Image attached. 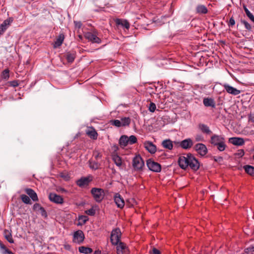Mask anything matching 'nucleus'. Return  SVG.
<instances>
[{
    "instance_id": "obj_6",
    "label": "nucleus",
    "mask_w": 254,
    "mask_h": 254,
    "mask_svg": "<svg viewBox=\"0 0 254 254\" xmlns=\"http://www.w3.org/2000/svg\"><path fill=\"white\" fill-rule=\"evenodd\" d=\"M146 164L148 169L153 172H160L161 170V165L151 159H148Z\"/></svg>"
},
{
    "instance_id": "obj_22",
    "label": "nucleus",
    "mask_w": 254,
    "mask_h": 254,
    "mask_svg": "<svg viewBox=\"0 0 254 254\" xmlns=\"http://www.w3.org/2000/svg\"><path fill=\"white\" fill-rule=\"evenodd\" d=\"M116 24L118 25H122L126 29H129L130 24L128 21L126 19H116L115 20Z\"/></svg>"
},
{
    "instance_id": "obj_47",
    "label": "nucleus",
    "mask_w": 254,
    "mask_h": 254,
    "mask_svg": "<svg viewBox=\"0 0 254 254\" xmlns=\"http://www.w3.org/2000/svg\"><path fill=\"white\" fill-rule=\"evenodd\" d=\"M9 84L13 87H17L19 85V82L18 80H13L8 82Z\"/></svg>"
},
{
    "instance_id": "obj_53",
    "label": "nucleus",
    "mask_w": 254,
    "mask_h": 254,
    "mask_svg": "<svg viewBox=\"0 0 254 254\" xmlns=\"http://www.w3.org/2000/svg\"><path fill=\"white\" fill-rule=\"evenodd\" d=\"M195 140L197 141H202L203 140V138L201 135H196L195 136Z\"/></svg>"
},
{
    "instance_id": "obj_8",
    "label": "nucleus",
    "mask_w": 254,
    "mask_h": 254,
    "mask_svg": "<svg viewBox=\"0 0 254 254\" xmlns=\"http://www.w3.org/2000/svg\"><path fill=\"white\" fill-rule=\"evenodd\" d=\"M194 149L201 156H205L208 152L206 145L203 143H197L195 145Z\"/></svg>"
},
{
    "instance_id": "obj_13",
    "label": "nucleus",
    "mask_w": 254,
    "mask_h": 254,
    "mask_svg": "<svg viewBox=\"0 0 254 254\" xmlns=\"http://www.w3.org/2000/svg\"><path fill=\"white\" fill-rule=\"evenodd\" d=\"M225 140V138L223 135H217V134H213L211 137L210 140V143L214 145L217 143L219 142H221Z\"/></svg>"
},
{
    "instance_id": "obj_34",
    "label": "nucleus",
    "mask_w": 254,
    "mask_h": 254,
    "mask_svg": "<svg viewBox=\"0 0 254 254\" xmlns=\"http://www.w3.org/2000/svg\"><path fill=\"white\" fill-rule=\"evenodd\" d=\"M88 217L85 215H81L78 217V225H82L88 220Z\"/></svg>"
},
{
    "instance_id": "obj_60",
    "label": "nucleus",
    "mask_w": 254,
    "mask_h": 254,
    "mask_svg": "<svg viewBox=\"0 0 254 254\" xmlns=\"http://www.w3.org/2000/svg\"><path fill=\"white\" fill-rule=\"evenodd\" d=\"M253 159H254V156H253Z\"/></svg>"
},
{
    "instance_id": "obj_3",
    "label": "nucleus",
    "mask_w": 254,
    "mask_h": 254,
    "mask_svg": "<svg viewBox=\"0 0 254 254\" xmlns=\"http://www.w3.org/2000/svg\"><path fill=\"white\" fill-rule=\"evenodd\" d=\"M91 193L94 199L98 202H101L104 196V191L102 189L93 188L91 190Z\"/></svg>"
},
{
    "instance_id": "obj_18",
    "label": "nucleus",
    "mask_w": 254,
    "mask_h": 254,
    "mask_svg": "<svg viewBox=\"0 0 254 254\" xmlns=\"http://www.w3.org/2000/svg\"><path fill=\"white\" fill-rule=\"evenodd\" d=\"M229 142L236 146H241L244 144L245 141L243 138L233 137L229 139Z\"/></svg>"
},
{
    "instance_id": "obj_49",
    "label": "nucleus",
    "mask_w": 254,
    "mask_h": 254,
    "mask_svg": "<svg viewBox=\"0 0 254 254\" xmlns=\"http://www.w3.org/2000/svg\"><path fill=\"white\" fill-rule=\"evenodd\" d=\"M42 206L40 205L39 203H35L34 204L33 206V209L35 211H39L40 209V208H41Z\"/></svg>"
},
{
    "instance_id": "obj_17",
    "label": "nucleus",
    "mask_w": 254,
    "mask_h": 254,
    "mask_svg": "<svg viewBox=\"0 0 254 254\" xmlns=\"http://www.w3.org/2000/svg\"><path fill=\"white\" fill-rule=\"evenodd\" d=\"M114 201L118 207L120 208H123L125 206L124 200L119 193H116L115 195Z\"/></svg>"
},
{
    "instance_id": "obj_27",
    "label": "nucleus",
    "mask_w": 254,
    "mask_h": 254,
    "mask_svg": "<svg viewBox=\"0 0 254 254\" xmlns=\"http://www.w3.org/2000/svg\"><path fill=\"white\" fill-rule=\"evenodd\" d=\"M243 168L248 174L254 177V167L249 165H246L243 167Z\"/></svg>"
},
{
    "instance_id": "obj_40",
    "label": "nucleus",
    "mask_w": 254,
    "mask_h": 254,
    "mask_svg": "<svg viewBox=\"0 0 254 254\" xmlns=\"http://www.w3.org/2000/svg\"><path fill=\"white\" fill-rule=\"evenodd\" d=\"M9 77V70L8 69H4L1 73V78L7 80Z\"/></svg>"
},
{
    "instance_id": "obj_21",
    "label": "nucleus",
    "mask_w": 254,
    "mask_h": 254,
    "mask_svg": "<svg viewBox=\"0 0 254 254\" xmlns=\"http://www.w3.org/2000/svg\"><path fill=\"white\" fill-rule=\"evenodd\" d=\"M198 127L203 133H205L206 134H211L212 133V132L210 129L209 127L204 124H199Z\"/></svg>"
},
{
    "instance_id": "obj_32",
    "label": "nucleus",
    "mask_w": 254,
    "mask_h": 254,
    "mask_svg": "<svg viewBox=\"0 0 254 254\" xmlns=\"http://www.w3.org/2000/svg\"><path fill=\"white\" fill-rule=\"evenodd\" d=\"M214 146H216L217 149L219 151H223L225 150L227 145L226 144V140L223 141L221 142H219L218 143H217L216 144L214 145Z\"/></svg>"
},
{
    "instance_id": "obj_15",
    "label": "nucleus",
    "mask_w": 254,
    "mask_h": 254,
    "mask_svg": "<svg viewBox=\"0 0 254 254\" xmlns=\"http://www.w3.org/2000/svg\"><path fill=\"white\" fill-rule=\"evenodd\" d=\"M223 87L226 92L233 95H237L241 93V91L229 85L228 84H224Z\"/></svg>"
},
{
    "instance_id": "obj_29",
    "label": "nucleus",
    "mask_w": 254,
    "mask_h": 254,
    "mask_svg": "<svg viewBox=\"0 0 254 254\" xmlns=\"http://www.w3.org/2000/svg\"><path fill=\"white\" fill-rule=\"evenodd\" d=\"M4 236L6 240L10 243L12 244L14 243V241L12 239L11 233L8 230H4Z\"/></svg>"
},
{
    "instance_id": "obj_31",
    "label": "nucleus",
    "mask_w": 254,
    "mask_h": 254,
    "mask_svg": "<svg viewBox=\"0 0 254 254\" xmlns=\"http://www.w3.org/2000/svg\"><path fill=\"white\" fill-rule=\"evenodd\" d=\"M121 127L128 126L130 124L131 120L129 117H124L121 119Z\"/></svg>"
},
{
    "instance_id": "obj_59",
    "label": "nucleus",
    "mask_w": 254,
    "mask_h": 254,
    "mask_svg": "<svg viewBox=\"0 0 254 254\" xmlns=\"http://www.w3.org/2000/svg\"><path fill=\"white\" fill-rule=\"evenodd\" d=\"M81 24L80 23H79V24H78V27H80V26H81Z\"/></svg>"
},
{
    "instance_id": "obj_14",
    "label": "nucleus",
    "mask_w": 254,
    "mask_h": 254,
    "mask_svg": "<svg viewBox=\"0 0 254 254\" xmlns=\"http://www.w3.org/2000/svg\"><path fill=\"white\" fill-rule=\"evenodd\" d=\"M144 147L151 154H154L156 151V146L152 142L146 141L144 142Z\"/></svg>"
},
{
    "instance_id": "obj_28",
    "label": "nucleus",
    "mask_w": 254,
    "mask_h": 254,
    "mask_svg": "<svg viewBox=\"0 0 254 254\" xmlns=\"http://www.w3.org/2000/svg\"><path fill=\"white\" fill-rule=\"evenodd\" d=\"M121 146H126L128 144V137L127 135H122L119 139Z\"/></svg>"
},
{
    "instance_id": "obj_52",
    "label": "nucleus",
    "mask_w": 254,
    "mask_h": 254,
    "mask_svg": "<svg viewBox=\"0 0 254 254\" xmlns=\"http://www.w3.org/2000/svg\"><path fill=\"white\" fill-rule=\"evenodd\" d=\"M244 154H245V152H244V150H243V149H240V150H238V152L237 153V155L238 156H239L240 157L243 156L244 155Z\"/></svg>"
},
{
    "instance_id": "obj_35",
    "label": "nucleus",
    "mask_w": 254,
    "mask_h": 254,
    "mask_svg": "<svg viewBox=\"0 0 254 254\" xmlns=\"http://www.w3.org/2000/svg\"><path fill=\"white\" fill-rule=\"evenodd\" d=\"M89 164L90 168L94 170L98 169L100 166V164L98 162L92 160L89 161Z\"/></svg>"
},
{
    "instance_id": "obj_48",
    "label": "nucleus",
    "mask_w": 254,
    "mask_h": 254,
    "mask_svg": "<svg viewBox=\"0 0 254 254\" xmlns=\"http://www.w3.org/2000/svg\"><path fill=\"white\" fill-rule=\"evenodd\" d=\"M39 211H40V212L41 214L42 215V216H43L45 217H47V212L44 207H42L41 208H40V209L39 210Z\"/></svg>"
},
{
    "instance_id": "obj_36",
    "label": "nucleus",
    "mask_w": 254,
    "mask_h": 254,
    "mask_svg": "<svg viewBox=\"0 0 254 254\" xmlns=\"http://www.w3.org/2000/svg\"><path fill=\"white\" fill-rule=\"evenodd\" d=\"M0 248L2 250V254H14L12 251L8 249L3 244L0 242Z\"/></svg>"
},
{
    "instance_id": "obj_24",
    "label": "nucleus",
    "mask_w": 254,
    "mask_h": 254,
    "mask_svg": "<svg viewBox=\"0 0 254 254\" xmlns=\"http://www.w3.org/2000/svg\"><path fill=\"white\" fill-rule=\"evenodd\" d=\"M76 57L75 52H68L65 55V58L67 61L69 63H72Z\"/></svg>"
},
{
    "instance_id": "obj_44",
    "label": "nucleus",
    "mask_w": 254,
    "mask_h": 254,
    "mask_svg": "<svg viewBox=\"0 0 254 254\" xmlns=\"http://www.w3.org/2000/svg\"><path fill=\"white\" fill-rule=\"evenodd\" d=\"M241 22L242 24H243L245 25V27L247 30H249V31L251 30L252 27H251V25L247 21H246L244 20H241Z\"/></svg>"
},
{
    "instance_id": "obj_38",
    "label": "nucleus",
    "mask_w": 254,
    "mask_h": 254,
    "mask_svg": "<svg viewBox=\"0 0 254 254\" xmlns=\"http://www.w3.org/2000/svg\"><path fill=\"white\" fill-rule=\"evenodd\" d=\"M20 198L22 202L25 204H31L32 203L30 198L26 194H21L20 195Z\"/></svg>"
},
{
    "instance_id": "obj_30",
    "label": "nucleus",
    "mask_w": 254,
    "mask_h": 254,
    "mask_svg": "<svg viewBox=\"0 0 254 254\" xmlns=\"http://www.w3.org/2000/svg\"><path fill=\"white\" fill-rule=\"evenodd\" d=\"M112 159L115 164L118 167H120L122 165L121 158L117 154H113L112 155Z\"/></svg>"
},
{
    "instance_id": "obj_4",
    "label": "nucleus",
    "mask_w": 254,
    "mask_h": 254,
    "mask_svg": "<svg viewBox=\"0 0 254 254\" xmlns=\"http://www.w3.org/2000/svg\"><path fill=\"white\" fill-rule=\"evenodd\" d=\"M144 165V162L141 156L136 155L132 160V166L135 171H140L142 169Z\"/></svg>"
},
{
    "instance_id": "obj_26",
    "label": "nucleus",
    "mask_w": 254,
    "mask_h": 254,
    "mask_svg": "<svg viewBox=\"0 0 254 254\" xmlns=\"http://www.w3.org/2000/svg\"><path fill=\"white\" fill-rule=\"evenodd\" d=\"M162 145L165 148L172 150L173 147V142L170 139H166L162 141Z\"/></svg>"
},
{
    "instance_id": "obj_37",
    "label": "nucleus",
    "mask_w": 254,
    "mask_h": 254,
    "mask_svg": "<svg viewBox=\"0 0 254 254\" xmlns=\"http://www.w3.org/2000/svg\"><path fill=\"white\" fill-rule=\"evenodd\" d=\"M196 10L198 13L205 14L207 12V9L204 5H200L197 6Z\"/></svg>"
},
{
    "instance_id": "obj_12",
    "label": "nucleus",
    "mask_w": 254,
    "mask_h": 254,
    "mask_svg": "<svg viewBox=\"0 0 254 254\" xmlns=\"http://www.w3.org/2000/svg\"><path fill=\"white\" fill-rule=\"evenodd\" d=\"M13 21V18L12 17H9L4 20L0 25V35L3 34L5 32V31L12 23Z\"/></svg>"
},
{
    "instance_id": "obj_50",
    "label": "nucleus",
    "mask_w": 254,
    "mask_h": 254,
    "mask_svg": "<svg viewBox=\"0 0 254 254\" xmlns=\"http://www.w3.org/2000/svg\"><path fill=\"white\" fill-rule=\"evenodd\" d=\"M235 24V21L233 17L230 18L229 23L228 24L229 27H232Z\"/></svg>"
},
{
    "instance_id": "obj_39",
    "label": "nucleus",
    "mask_w": 254,
    "mask_h": 254,
    "mask_svg": "<svg viewBox=\"0 0 254 254\" xmlns=\"http://www.w3.org/2000/svg\"><path fill=\"white\" fill-rule=\"evenodd\" d=\"M243 8L246 13L247 16L253 21L254 22V16L253 15L252 13L249 10V9L247 8V6L245 5H243Z\"/></svg>"
},
{
    "instance_id": "obj_46",
    "label": "nucleus",
    "mask_w": 254,
    "mask_h": 254,
    "mask_svg": "<svg viewBox=\"0 0 254 254\" xmlns=\"http://www.w3.org/2000/svg\"><path fill=\"white\" fill-rule=\"evenodd\" d=\"M85 212L88 215L93 216L95 214V210L94 208H91L89 209L86 210Z\"/></svg>"
},
{
    "instance_id": "obj_5",
    "label": "nucleus",
    "mask_w": 254,
    "mask_h": 254,
    "mask_svg": "<svg viewBox=\"0 0 254 254\" xmlns=\"http://www.w3.org/2000/svg\"><path fill=\"white\" fill-rule=\"evenodd\" d=\"M174 144L176 145H179L184 149H189L193 145V141L191 138H187L182 140L181 142L174 141Z\"/></svg>"
},
{
    "instance_id": "obj_19",
    "label": "nucleus",
    "mask_w": 254,
    "mask_h": 254,
    "mask_svg": "<svg viewBox=\"0 0 254 254\" xmlns=\"http://www.w3.org/2000/svg\"><path fill=\"white\" fill-rule=\"evenodd\" d=\"M25 191L32 200L34 201H37L38 200L37 194L33 190L30 188H27L25 189Z\"/></svg>"
},
{
    "instance_id": "obj_57",
    "label": "nucleus",
    "mask_w": 254,
    "mask_h": 254,
    "mask_svg": "<svg viewBox=\"0 0 254 254\" xmlns=\"http://www.w3.org/2000/svg\"><path fill=\"white\" fill-rule=\"evenodd\" d=\"M60 190L62 192H66V190L64 189V188H61L60 189Z\"/></svg>"
},
{
    "instance_id": "obj_11",
    "label": "nucleus",
    "mask_w": 254,
    "mask_h": 254,
    "mask_svg": "<svg viewBox=\"0 0 254 254\" xmlns=\"http://www.w3.org/2000/svg\"><path fill=\"white\" fill-rule=\"evenodd\" d=\"M84 239V235L81 230H78L74 232L73 241L77 244L81 243Z\"/></svg>"
},
{
    "instance_id": "obj_54",
    "label": "nucleus",
    "mask_w": 254,
    "mask_h": 254,
    "mask_svg": "<svg viewBox=\"0 0 254 254\" xmlns=\"http://www.w3.org/2000/svg\"><path fill=\"white\" fill-rule=\"evenodd\" d=\"M152 254H160V251L156 248L152 249Z\"/></svg>"
},
{
    "instance_id": "obj_58",
    "label": "nucleus",
    "mask_w": 254,
    "mask_h": 254,
    "mask_svg": "<svg viewBox=\"0 0 254 254\" xmlns=\"http://www.w3.org/2000/svg\"><path fill=\"white\" fill-rule=\"evenodd\" d=\"M81 24L80 23H79V24H78V27H80V26H81Z\"/></svg>"
},
{
    "instance_id": "obj_1",
    "label": "nucleus",
    "mask_w": 254,
    "mask_h": 254,
    "mask_svg": "<svg viewBox=\"0 0 254 254\" xmlns=\"http://www.w3.org/2000/svg\"><path fill=\"white\" fill-rule=\"evenodd\" d=\"M178 162L179 166L184 170H186L189 167L192 170L196 171L200 166L198 161L190 153L180 156Z\"/></svg>"
},
{
    "instance_id": "obj_56",
    "label": "nucleus",
    "mask_w": 254,
    "mask_h": 254,
    "mask_svg": "<svg viewBox=\"0 0 254 254\" xmlns=\"http://www.w3.org/2000/svg\"><path fill=\"white\" fill-rule=\"evenodd\" d=\"M101 252L100 251L97 250L95 251L93 254H101Z\"/></svg>"
},
{
    "instance_id": "obj_25",
    "label": "nucleus",
    "mask_w": 254,
    "mask_h": 254,
    "mask_svg": "<svg viewBox=\"0 0 254 254\" xmlns=\"http://www.w3.org/2000/svg\"><path fill=\"white\" fill-rule=\"evenodd\" d=\"M64 38V34H60L56 40L55 41L54 46V48H57L61 46L63 43Z\"/></svg>"
},
{
    "instance_id": "obj_33",
    "label": "nucleus",
    "mask_w": 254,
    "mask_h": 254,
    "mask_svg": "<svg viewBox=\"0 0 254 254\" xmlns=\"http://www.w3.org/2000/svg\"><path fill=\"white\" fill-rule=\"evenodd\" d=\"M78 250L80 253H83L85 254H90L93 251L91 248L85 247L84 246H81L79 247Z\"/></svg>"
},
{
    "instance_id": "obj_45",
    "label": "nucleus",
    "mask_w": 254,
    "mask_h": 254,
    "mask_svg": "<svg viewBox=\"0 0 254 254\" xmlns=\"http://www.w3.org/2000/svg\"><path fill=\"white\" fill-rule=\"evenodd\" d=\"M156 105L155 103H153V102H151L149 104V111L150 112H154L155 110H156Z\"/></svg>"
},
{
    "instance_id": "obj_55",
    "label": "nucleus",
    "mask_w": 254,
    "mask_h": 254,
    "mask_svg": "<svg viewBox=\"0 0 254 254\" xmlns=\"http://www.w3.org/2000/svg\"><path fill=\"white\" fill-rule=\"evenodd\" d=\"M250 120L252 122L254 123V115H251L250 116Z\"/></svg>"
},
{
    "instance_id": "obj_20",
    "label": "nucleus",
    "mask_w": 254,
    "mask_h": 254,
    "mask_svg": "<svg viewBox=\"0 0 254 254\" xmlns=\"http://www.w3.org/2000/svg\"><path fill=\"white\" fill-rule=\"evenodd\" d=\"M203 103L205 107H210L213 108L215 107V102L214 99L210 98H204Z\"/></svg>"
},
{
    "instance_id": "obj_42",
    "label": "nucleus",
    "mask_w": 254,
    "mask_h": 254,
    "mask_svg": "<svg viewBox=\"0 0 254 254\" xmlns=\"http://www.w3.org/2000/svg\"><path fill=\"white\" fill-rule=\"evenodd\" d=\"M137 142V138L135 135H132L128 137V144H133Z\"/></svg>"
},
{
    "instance_id": "obj_41",
    "label": "nucleus",
    "mask_w": 254,
    "mask_h": 254,
    "mask_svg": "<svg viewBox=\"0 0 254 254\" xmlns=\"http://www.w3.org/2000/svg\"><path fill=\"white\" fill-rule=\"evenodd\" d=\"M110 124L118 127H121V121L119 120H111Z\"/></svg>"
},
{
    "instance_id": "obj_43",
    "label": "nucleus",
    "mask_w": 254,
    "mask_h": 254,
    "mask_svg": "<svg viewBox=\"0 0 254 254\" xmlns=\"http://www.w3.org/2000/svg\"><path fill=\"white\" fill-rule=\"evenodd\" d=\"M254 252V245L251 246L245 249V252L247 254H253Z\"/></svg>"
},
{
    "instance_id": "obj_16",
    "label": "nucleus",
    "mask_w": 254,
    "mask_h": 254,
    "mask_svg": "<svg viewBox=\"0 0 254 254\" xmlns=\"http://www.w3.org/2000/svg\"><path fill=\"white\" fill-rule=\"evenodd\" d=\"M86 134L91 139L96 140L98 137V133L93 127H88L86 130Z\"/></svg>"
},
{
    "instance_id": "obj_51",
    "label": "nucleus",
    "mask_w": 254,
    "mask_h": 254,
    "mask_svg": "<svg viewBox=\"0 0 254 254\" xmlns=\"http://www.w3.org/2000/svg\"><path fill=\"white\" fill-rule=\"evenodd\" d=\"M214 160L217 162H221L223 161V158L221 156H215L213 157Z\"/></svg>"
},
{
    "instance_id": "obj_9",
    "label": "nucleus",
    "mask_w": 254,
    "mask_h": 254,
    "mask_svg": "<svg viewBox=\"0 0 254 254\" xmlns=\"http://www.w3.org/2000/svg\"><path fill=\"white\" fill-rule=\"evenodd\" d=\"M49 199L51 201L58 204H62L64 202L63 197L55 193H50L49 194Z\"/></svg>"
},
{
    "instance_id": "obj_7",
    "label": "nucleus",
    "mask_w": 254,
    "mask_h": 254,
    "mask_svg": "<svg viewBox=\"0 0 254 254\" xmlns=\"http://www.w3.org/2000/svg\"><path fill=\"white\" fill-rule=\"evenodd\" d=\"M115 246L117 254H129V251L126 244L120 242Z\"/></svg>"
},
{
    "instance_id": "obj_2",
    "label": "nucleus",
    "mask_w": 254,
    "mask_h": 254,
    "mask_svg": "<svg viewBox=\"0 0 254 254\" xmlns=\"http://www.w3.org/2000/svg\"><path fill=\"white\" fill-rule=\"evenodd\" d=\"M121 237V232L120 229L118 228L113 229L111 232L110 236V241L112 244L115 246L122 242L120 240Z\"/></svg>"
},
{
    "instance_id": "obj_10",
    "label": "nucleus",
    "mask_w": 254,
    "mask_h": 254,
    "mask_svg": "<svg viewBox=\"0 0 254 254\" xmlns=\"http://www.w3.org/2000/svg\"><path fill=\"white\" fill-rule=\"evenodd\" d=\"M85 37L93 43L99 44L101 42V40L95 33L92 32H87L85 33Z\"/></svg>"
},
{
    "instance_id": "obj_23",
    "label": "nucleus",
    "mask_w": 254,
    "mask_h": 254,
    "mask_svg": "<svg viewBox=\"0 0 254 254\" xmlns=\"http://www.w3.org/2000/svg\"><path fill=\"white\" fill-rule=\"evenodd\" d=\"M92 179L89 177L81 178L77 181V185L79 187H83L88 185Z\"/></svg>"
}]
</instances>
